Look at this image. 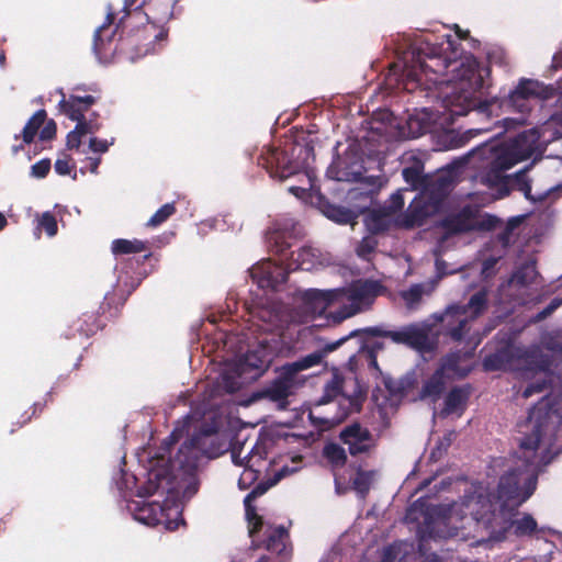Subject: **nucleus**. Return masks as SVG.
Segmentation results:
<instances>
[{
	"instance_id": "1",
	"label": "nucleus",
	"mask_w": 562,
	"mask_h": 562,
	"mask_svg": "<svg viewBox=\"0 0 562 562\" xmlns=\"http://www.w3.org/2000/svg\"><path fill=\"white\" fill-rule=\"evenodd\" d=\"M453 510L460 513L462 518L469 516L475 522L476 531L485 532L486 539L491 541H503L512 529L516 537H530L538 528L530 514L513 519L516 510L513 507L497 509L494 496L483 487L464 494Z\"/></svg>"
},
{
	"instance_id": "2",
	"label": "nucleus",
	"mask_w": 562,
	"mask_h": 562,
	"mask_svg": "<svg viewBox=\"0 0 562 562\" xmlns=\"http://www.w3.org/2000/svg\"><path fill=\"white\" fill-rule=\"evenodd\" d=\"M542 435V423L537 420L531 432L519 440L524 459L519 458L515 465L501 475L497 484V496L491 493L497 503V509L503 507L505 509L508 507L517 509L535 493L539 474L535 459Z\"/></svg>"
},
{
	"instance_id": "3",
	"label": "nucleus",
	"mask_w": 562,
	"mask_h": 562,
	"mask_svg": "<svg viewBox=\"0 0 562 562\" xmlns=\"http://www.w3.org/2000/svg\"><path fill=\"white\" fill-rule=\"evenodd\" d=\"M450 35H447V48L443 44L431 43L429 38L416 41L409 49L404 53L403 77L405 87H414L422 83L423 75L428 72L445 74L452 65V60L445 53L452 48Z\"/></svg>"
},
{
	"instance_id": "4",
	"label": "nucleus",
	"mask_w": 562,
	"mask_h": 562,
	"mask_svg": "<svg viewBox=\"0 0 562 562\" xmlns=\"http://www.w3.org/2000/svg\"><path fill=\"white\" fill-rule=\"evenodd\" d=\"M451 181L443 176H438L430 190L422 191L408 205L401 217V226L414 228L423 226L426 220L438 212L447 198Z\"/></svg>"
},
{
	"instance_id": "5",
	"label": "nucleus",
	"mask_w": 562,
	"mask_h": 562,
	"mask_svg": "<svg viewBox=\"0 0 562 562\" xmlns=\"http://www.w3.org/2000/svg\"><path fill=\"white\" fill-rule=\"evenodd\" d=\"M157 27L158 26L147 22L142 24L132 21L131 12L123 15L116 25V29L121 30L122 33L120 37V50L126 52L131 49V59L148 54L153 49V45L156 41L167 36L164 30L155 33Z\"/></svg>"
},
{
	"instance_id": "6",
	"label": "nucleus",
	"mask_w": 562,
	"mask_h": 562,
	"mask_svg": "<svg viewBox=\"0 0 562 562\" xmlns=\"http://www.w3.org/2000/svg\"><path fill=\"white\" fill-rule=\"evenodd\" d=\"M463 77L454 87V93L450 102L451 112L456 115H465L471 110H477L482 114L490 115L497 100L482 101L475 95L483 85L482 77L472 66L464 71Z\"/></svg>"
},
{
	"instance_id": "7",
	"label": "nucleus",
	"mask_w": 562,
	"mask_h": 562,
	"mask_svg": "<svg viewBox=\"0 0 562 562\" xmlns=\"http://www.w3.org/2000/svg\"><path fill=\"white\" fill-rule=\"evenodd\" d=\"M358 330L359 335L390 338L395 344L404 345L419 352H431L436 348V342L430 337L431 328L425 324L412 323L397 330H387L380 326Z\"/></svg>"
},
{
	"instance_id": "8",
	"label": "nucleus",
	"mask_w": 562,
	"mask_h": 562,
	"mask_svg": "<svg viewBox=\"0 0 562 562\" xmlns=\"http://www.w3.org/2000/svg\"><path fill=\"white\" fill-rule=\"evenodd\" d=\"M406 518L419 524L418 535L422 540L443 537L438 527L446 525L445 509L439 505L430 504L427 498H418L414 502L407 510Z\"/></svg>"
},
{
	"instance_id": "9",
	"label": "nucleus",
	"mask_w": 562,
	"mask_h": 562,
	"mask_svg": "<svg viewBox=\"0 0 562 562\" xmlns=\"http://www.w3.org/2000/svg\"><path fill=\"white\" fill-rule=\"evenodd\" d=\"M58 92L61 94V100L58 103L59 111L77 123L75 126L77 132L86 136L88 134H94L101 128L99 120H87L86 116L90 108L95 104V97L90 94L81 97L72 93L66 98L63 89H59Z\"/></svg>"
},
{
	"instance_id": "10",
	"label": "nucleus",
	"mask_w": 562,
	"mask_h": 562,
	"mask_svg": "<svg viewBox=\"0 0 562 562\" xmlns=\"http://www.w3.org/2000/svg\"><path fill=\"white\" fill-rule=\"evenodd\" d=\"M544 87L541 82L533 79H521L517 87L509 93L507 105L520 113L519 117H505L503 120L506 130L515 125H524L526 123L525 115L529 113L530 106L528 101L531 98H546L543 94Z\"/></svg>"
},
{
	"instance_id": "11",
	"label": "nucleus",
	"mask_w": 562,
	"mask_h": 562,
	"mask_svg": "<svg viewBox=\"0 0 562 562\" xmlns=\"http://www.w3.org/2000/svg\"><path fill=\"white\" fill-rule=\"evenodd\" d=\"M209 435V431H203L184 441L180 446L177 454L170 459L172 470L180 471L186 476L196 474L200 460L204 454L202 446Z\"/></svg>"
},
{
	"instance_id": "12",
	"label": "nucleus",
	"mask_w": 562,
	"mask_h": 562,
	"mask_svg": "<svg viewBox=\"0 0 562 562\" xmlns=\"http://www.w3.org/2000/svg\"><path fill=\"white\" fill-rule=\"evenodd\" d=\"M539 134L535 130L520 133L507 151L498 154L493 160L501 170H508L519 161L529 159L538 148Z\"/></svg>"
},
{
	"instance_id": "13",
	"label": "nucleus",
	"mask_w": 562,
	"mask_h": 562,
	"mask_svg": "<svg viewBox=\"0 0 562 562\" xmlns=\"http://www.w3.org/2000/svg\"><path fill=\"white\" fill-rule=\"evenodd\" d=\"M338 439L347 446L348 453L352 458L369 457L376 448L378 442L373 434L359 422L345 426L338 435Z\"/></svg>"
},
{
	"instance_id": "14",
	"label": "nucleus",
	"mask_w": 562,
	"mask_h": 562,
	"mask_svg": "<svg viewBox=\"0 0 562 562\" xmlns=\"http://www.w3.org/2000/svg\"><path fill=\"white\" fill-rule=\"evenodd\" d=\"M301 226L293 218L278 220L266 234V243L270 251L279 256H285L299 237Z\"/></svg>"
},
{
	"instance_id": "15",
	"label": "nucleus",
	"mask_w": 562,
	"mask_h": 562,
	"mask_svg": "<svg viewBox=\"0 0 562 562\" xmlns=\"http://www.w3.org/2000/svg\"><path fill=\"white\" fill-rule=\"evenodd\" d=\"M258 166L267 170L273 179L283 181L299 171V166L280 148H267L258 157Z\"/></svg>"
},
{
	"instance_id": "16",
	"label": "nucleus",
	"mask_w": 562,
	"mask_h": 562,
	"mask_svg": "<svg viewBox=\"0 0 562 562\" xmlns=\"http://www.w3.org/2000/svg\"><path fill=\"white\" fill-rule=\"evenodd\" d=\"M290 271L288 266L283 267L270 259L262 260L249 269L252 281L261 289H277L288 281Z\"/></svg>"
},
{
	"instance_id": "17",
	"label": "nucleus",
	"mask_w": 562,
	"mask_h": 562,
	"mask_svg": "<svg viewBox=\"0 0 562 562\" xmlns=\"http://www.w3.org/2000/svg\"><path fill=\"white\" fill-rule=\"evenodd\" d=\"M178 0H149L145 3V10L136 7L131 12L132 21L144 24L150 23L160 26L173 16V8Z\"/></svg>"
},
{
	"instance_id": "18",
	"label": "nucleus",
	"mask_w": 562,
	"mask_h": 562,
	"mask_svg": "<svg viewBox=\"0 0 562 562\" xmlns=\"http://www.w3.org/2000/svg\"><path fill=\"white\" fill-rule=\"evenodd\" d=\"M115 21V12L109 8L104 23L99 26L93 37V50L98 59L108 61L120 49V42L114 43V36L117 31L110 30V26Z\"/></svg>"
},
{
	"instance_id": "19",
	"label": "nucleus",
	"mask_w": 562,
	"mask_h": 562,
	"mask_svg": "<svg viewBox=\"0 0 562 562\" xmlns=\"http://www.w3.org/2000/svg\"><path fill=\"white\" fill-rule=\"evenodd\" d=\"M442 333L453 341H461L470 331V317L467 315V308L460 305L447 307L440 316Z\"/></svg>"
},
{
	"instance_id": "20",
	"label": "nucleus",
	"mask_w": 562,
	"mask_h": 562,
	"mask_svg": "<svg viewBox=\"0 0 562 562\" xmlns=\"http://www.w3.org/2000/svg\"><path fill=\"white\" fill-rule=\"evenodd\" d=\"M272 351L260 342L256 348L249 349L240 362L243 373L251 374V378H259L269 368L272 361Z\"/></svg>"
},
{
	"instance_id": "21",
	"label": "nucleus",
	"mask_w": 562,
	"mask_h": 562,
	"mask_svg": "<svg viewBox=\"0 0 562 562\" xmlns=\"http://www.w3.org/2000/svg\"><path fill=\"white\" fill-rule=\"evenodd\" d=\"M358 335H359V330H353L350 334H348L347 336H344V337L337 339L336 341L326 344L322 350L308 353V355L297 359L296 361L286 363L284 366L297 378L299 372L319 364L322 362L323 358L327 353L335 351L349 338L358 336Z\"/></svg>"
},
{
	"instance_id": "22",
	"label": "nucleus",
	"mask_w": 562,
	"mask_h": 562,
	"mask_svg": "<svg viewBox=\"0 0 562 562\" xmlns=\"http://www.w3.org/2000/svg\"><path fill=\"white\" fill-rule=\"evenodd\" d=\"M475 213H477V209L465 205L459 212L446 216L440 226L448 235L474 232Z\"/></svg>"
},
{
	"instance_id": "23",
	"label": "nucleus",
	"mask_w": 562,
	"mask_h": 562,
	"mask_svg": "<svg viewBox=\"0 0 562 562\" xmlns=\"http://www.w3.org/2000/svg\"><path fill=\"white\" fill-rule=\"evenodd\" d=\"M295 384L296 376L283 366L279 375L262 390V395L273 402L284 401L293 393Z\"/></svg>"
},
{
	"instance_id": "24",
	"label": "nucleus",
	"mask_w": 562,
	"mask_h": 562,
	"mask_svg": "<svg viewBox=\"0 0 562 562\" xmlns=\"http://www.w3.org/2000/svg\"><path fill=\"white\" fill-rule=\"evenodd\" d=\"M327 176L336 181L358 182L362 180V166L338 158L327 169Z\"/></svg>"
},
{
	"instance_id": "25",
	"label": "nucleus",
	"mask_w": 562,
	"mask_h": 562,
	"mask_svg": "<svg viewBox=\"0 0 562 562\" xmlns=\"http://www.w3.org/2000/svg\"><path fill=\"white\" fill-rule=\"evenodd\" d=\"M104 325L95 313L86 312L72 322L69 333L66 334V338H74L76 335L88 338L94 335Z\"/></svg>"
},
{
	"instance_id": "26",
	"label": "nucleus",
	"mask_w": 562,
	"mask_h": 562,
	"mask_svg": "<svg viewBox=\"0 0 562 562\" xmlns=\"http://www.w3.org/2000/svg\"><path fill=\"white\" fill-rule=\"evenodd\" d=\"M514 359V347L510 344H506L484 357L483 368L485 371L505 370L513 364Z\"/></svg>"
},
{
	"instance_id": "27",
	"label": "nucleus",
	"mask_w": 562,
	"mask_h": 562,
	"mask_svg": "<svg viewBox=\"0 0 562 562\" xmlns=\"http://www.w3.org/2000/svg\"><path fill=\"white\" fill-rule=\"evenodd\" d=\"M423 165L417 162L413 166L405 167L402 170V176L405 182L409 184L412 189L420 190V192L430 190L437 181V177L432 179L429 176H425L423 173Z\"/></svg>"
},
{
	"instance_id": "28",
	"label": "nucleus",
	"mask_w": 562,
	"mask_h": 562,
	"mask_svg": "<svg viewBox=\"0 0 562 562\" xmlns=\"http://www.w3.org/2000/svg\"><path fill=\"white\" fill-rule=\"evenodd\" d=\"M470 397V386H454L445 398V407L441 411L442 416H448L457 412H463Z\"/></svg>"
},
{
	"instance_id": "29",
	"label": "nucleus",
	"mask_w": 562,
	"mask_h": 562,
	"mask_svg": "<svg viewBox=\"0 0 562 562\" xmlns=\"http://www.w3.org/2000/svg\"><path fill=\"white\" fill-rule=\"evenodd\" d=\"M381 284L378 281L364 280L355 282L349 290L352 303H368L378 296Z\"/></svg>"
},
{
	"instance_id": "30",
	"label": "nucleus",
	"mask_w": 562,
	"mask_h": 562,
	"mask_svg": "<svg viewBox=\"0 0 562 562\" xmlns=\"http://www.w3.org/2000/svg\"><path fill=\"white\" fill-rule=\"evenodd\" d=\"M289 540V531L283 526H278L270 530L262 544L255 548L263 547L267 551L278 555H288L286 541Z\"/></svg>"
},
{
	"instance_id": "31",
	"label": "nucleus",
	"mask_w": 562,
	"mask_h": 562,
	"mask_svg": "<svg viewBox=\"0 0 562 562\" xmlns=\"http://www.w3.org/2000/svg\"><path fill=\"white\" fill-rule=\"evenodd\" d=\"M336 299L334 291H322L317 289L306 290L303 294V301L311 305L314 311H325Z\"/></svg>"
},
{
	"instance_id": "32",
	"label": "nucleus",
	"mask_w": 562,
	"mask_h": 562,
	"mask_svg": "<svg viewBox=\"0 0 562 562\" xmlns=\"http://www.w3.org/2000/svg\"><path fill=\"white\" fill-rule=\"evenodd\" d=\"M445 374H442V370H436L431 376L424 383L420 397L422 398H431L436 402L445 390Z\"/></svg>"
},
{
	"instance_id": "33",
	"label": "nucleus",
	"mask_w": 562,
	"mask_h": 562,
	"mask_svg": "<svg viewBox=\"0 0 562 562\" xmlns=\"http://www.w3.org/2000/svg\"><path fill=\"white\" fill-rule=\"evenodd\" d=\"M461 356L459 352H452L447 355L441 362L438 370H442V374L448 378H465L470 373V368L460 367Z\"/></svg>"
},
{
	"instance_id": "34",
	"label": "nucleus",
	"mask_w": 562,
	"mask_h": 562,
	"mask_svg": "<svg viewBox=\"0 0 562 562\" xmlns=\"http://www.w3.org/2000/svg\"><path fill=\"white\" fill-rule=\"evenodd\" d=\"M323 457L334 469H341L347 464L348 456L344 447L336 442H327L323 448Z\"/></svg>"
},
{
	"instance_id": "35",
	"label": "nucleus",
	"mask_w": 562,
	"mask_h": 562,
	"mask_svg": "<svg viewBox=\"0 0 562 562\" xmlns=\"http://www.w3.org/2000/svg\"><path fill=\"white\" fill-rule=\"evenodd\" d=\"M293 255L294 252L291 254V261L288 262L289 269L311 270L313 268L316 255L315 250L312 247H301L297 250L295 258H293Z\"/></svg>"
},
{
	"instance_id": "36",
	"label": "nucleus",
	"mask_w": 562,
	"mask_h": 562,
	"mask_svg": "<svg viewBox=\"0 0 562 562\" xmlns=\"http://www.w3.org/2000/svg\"><path fill=\"white\" fill-rule=\"evenodd\" d=\"M47 117V113L45 110H37L26 122L23 131H22V139L25 144H31L40 128L44 125Z\"/></svg>"
},
{
	"instance_id": "37",
	"label": "nucleus",
	"mask_w": 562,
	"mask_h": 562,
	"mask_svg": "<svg viewBox=\"0 0 562 562\" xmlns=\"http://www.w3.org/2000/svg\"><path fill=\"white\" fill-rule=\"evenodd\" d=\"M111 249L114 255L119 256L143 252L148 249V246L145 241L139 239L128 240L119 238L112 241Z\"/></svg>"
},
{
	"instance_id": "38",
	"label": "nucleus",
	"mask_w": 562,
	"mask_h": 562,
	"mask_svg": "<svg viewBox=\"0 0 562 562\" xmlns=\"http://www.w3.org/2000/svg\"><path fill=\"white\" fill-rule=\"evenodd\" d=\"M460 307H465L467 315H469L470 321H473L486 310L487 292L485 290L475 292L473 295H471L468 304L460 305Z\"/></svg>"
},
{
	"instance_id": "39",
	"label": "nucleus",
	"mask_w": 562,
	"mask_h": 562,
	"mask_svg": "<svg viewBox=\"0 0 562 562\" xmlns=\"http://www.w3.org/2000/svg\"><path fill=\"white\" fill-rule=\"evenodd\" d=\"M374 472L359 468L352 481V487L361 498H366L370 492Z\"/></svg>"
},
{
	"instance_id": "40",
	"label": "nucleus",
	"mask_w": 562,
	"mask_h": 562,
	"mask_svg": "<svg viewBox=\"0 0 562 562\" xmlns=\"http://www.w3.org/2000/svg\"><path fill=\"white\" fill-rule=\"evenodd\" d=\"M42 231H44L48 237H54L58 232L57 220L49 211L44 212L37 218V225L34 233L36 238H40Z\"/></svg>"
},
{
	"instance_id": "41",
	"label": "nucleus",
	"mask_w": 562,
	"mask_h": 562,
	"mask_svg": "<svg viewBox=\"0 0 562 562\" xmlns=\"http://www.w3.org/2000/svg\"><path fill=\"white\" fill-rule=\"evenodd\" d=\"M323 213L326 217L338 224H349L353 221V213L344 206L327 204Z\"/></svg>"
},
{
	"instance_id": "42",
	"label": "nucleus",
	"mask_w": 562,
	"mask_h": 562,
	"mask_svg": "<svg viewBox=\"0 0 562 562\" xmlns=\"http://www.w3.org/2000/svg\"><path fill=\"white\" fill-rule=\"evenodd\" d=\"M390 216L391 214L384 210L373 211L368 223L371 233L381 234L386 232L391 225Z\"/></svg>"
},
{
	"instance_id": "43",
	"label": "nucleus",
	"mask_w": 562,
	"mask_h": 562,
	"mask_svg": "<svg viewBox=\"0 0 562 562\" xmlns=\"http://www.w3.org/2000/svg\"><path fill=\"white\" fill-rule=\"evenodd\" d=\"M533 162L530 164L525 169L516 172L512 179L513 187L522 192L527 200H535L531 195V180L529 179L527 172L532 167Z\"/></svg>"
},
{
	"instance_id": "44",
	"label": "nucleus",
	"mask_w": 562,
	"mask_h": 562,
	"mask_svg": "<svg viewBox=\"0 0 562 562\" xmlns=\"http://www.w3.org/2000/svg\"><path fill=\"white\" fill-rule=\"evenodd\" d=\"M502 224V220L496 215L485 213L480 215V212L475 213L474 220V232H492Z\"/></svg>"
},
{
	"instance_id": "45",
	"label": "nucleus",
	"mask_w": 562,
	"mask_h": 562,
	"mask_svg": "<svg viewBox=\"0 0 562 562\" xmlns=\"http://www.w3.org/2000/svg\"><path fill=\"white\" fill-rule=\"evenodd\" d=\"M176 212L177 207L173 202L166 203L154 213V215L147 221L146 226L151 228L158 227L168 218H170Z\"/></svg>"
},
{
	"instance_id": "46",
	"label": "nucleus",
	"mask_w": 562,
	"mask_h": 562,
	"mask_svg": "<svg viewBox=\"0 0 562 562\" xmlns=\"http://www.w3.org/2000/svg\"><path fill=\"white\" fill-rule=\"evenodd\" d=\"M507 179L508 177L505 176V171L501 170L494 160L490 162L488 168L482 176V181L491 187L498 186Z\"/></svg>"
},
{
	"instance_id": "47",
	"label": "nucleus",
	"mask_w": 562,
	"mask_h": 562,
	"mask_svg": "<svg viewBox=\"0 0 562 562\" xmlns=\"http://www.w3.org/2000/svg\"><path fill=\"white\" fill-rule=\"evenodd\" d=\"M246 518L249 524V536L254 538L262 528L263 519L257 514L256 507L252 504H244Z\"/></svg>"
},
{
	"instance_id": "48",
	"label": "nucleus",
	"mask_w": 562,
	"mask_h": 562,
	"mask_svg": "<svg viewBox=\"0 0 562 562\" xmlns=\"http://www.w3.org/2000/svg\"><path fill=\"white\" fill-rule=\"evenodd\" d=\"M522 218L520 216L510 217L504 229L497 235V240L502 244L504 248H507L510 245L512 235L514 231L521 224Z\"/></svg>"
},
{
	"instance_id": "49",
	"label": "nucleus",
	"mask_w": 562,
	"mask_h": 562,
	"mask_svg": "<svg viewBox=\"0 0 562 562\" xmlns=\"http://www.w3.org/2000/svg\"><path fill=\"white\" fill-rule=\"evenodd\" d=\"M341 381L334 378L324 387V394L319 404H326L336 398L341 392Z\"/></svg>"
},
{
	"instance_id": "50",
	"label": "nucleus",
	"mask_w": 562,
	"mask_h": 562,
	"mask_svg": "<svg viewBox=\"0 0 562 562\" xmlns=\"http://www.w3.org/2000/svg\"><path fill=\"white\" fill-rule=\"evenodd\" d=\"M535 269L531 267H521L513 276V279L517 285L527 286L532 282Z\"/></svg>"
},
{
	"instance_id": "51",
	"label": "nucleus",
	"mask_w": 562,
	"mask_h": 562,
	"mask_svg": "<svg viewBox=\"0 0 562 562\" xmlns=\"http://www.w3.org/2000/svg\"><path fill=\"white\" fill-rule=\"evenodd\" d=\"M378 241L373 237H364L357 246L356 252L362 259H368L375 250Z\"/></svg>"
},
{
	"instance_id": "52",
	"label": "nucleus",
	"mask_w": 562,
	"mask_h": 562,
	"mask_svg": "<svg viewBox=\"0 0 562 562\" xmlns=\"http://www.w3.org/2000/svg\"><path fill=\"white\" fill-rule=\"evenodd\" d=\"M423 296V288L420 284L412 285L407 291L402 293L403 300L409 307L418 304Z\"/></svg>"
},
{
	"instance_id": "53",
	"label": "nucleus",
	"mask_w": 562,
	"mask_h": 562,
	"mask_svg": "<svg viewBox=\"0 0 562 562\" xmlns=\"http://www.w3.org/2000/svg\"><path fill=\"white\" fill-rule=\"evenodd\" d=\"M158 477V473H151L148 482L145 485L138 487L137 495L140 497H148L154 495L159 488Z\"/></svg>"
},
{
	"instance_id": "54",
	"label": "nucleus",
	"mask_w": 562,
	"mask_h": 562,
	"mask_svg": "<svg viewBox=\"0 0 562 562\" xmlns=\"http://www.w3.org/2000/svg\"><path fill=\"white\" fill-rule=\"evenodd\" d=\"M404 206V198L401 191L393 193L387 203L383 206V210L389 214L393 215L396 212L401 211Z\"/></svg>"
},
{
	"instance_id": "55",
	"label": "nucleus",
	"mask_w": 562,
	"mask_h": 562,
	"mask_svg": "<svg viewBox=\"0 0 562 562\" xmlns=\"http://www.w3.org/2000/svg\"><path fill=\"white\" fill-rule=\"evenodd\" d=\"M501 257H488L483 260L482 262V269H481V277L484 280L492 279L496 274V265L499 261Z\"/></svg>"
},
{
	"instance_id": "56",
	"label": "nucleus",
	"mask_w": 562,
	"mask_h": 562,
	"mask_svg": "<svg viewBox=\"0 0 562 562\" xmlns=\"http://www.w3.org/2000/svg\"><path fill=\"white\" fill-rule=\"evenodd\" d=\"M562 305V299L554 297L543 310L538 312L533 317L532 322L539 323L549 317L558 307Z\"/></svg>"
},
{
	"instance_id": "57",
	"label": "nucleus",
	"mask_w": 562,
	"mask_h": 562,
	"mask_svg": "<svg viewBox=\"0 0 562 562\" xmlns=\"http://www.w3.org/2000/svg\"><path fill=\"white\" fill-rule=\"evenodd\" d=\"M548 387L547 379H538L531 383H529L526 389L522 391V397L528 398L533 394L541 393Z\"/></svg>"
},
{
	"instance_id": "58",
	"label": "nucleus",
	"mask_w": 562,
	"mask_h": 562,
	"mask_svg": "<svg viewBox=\"0 0 562 562\" xmlns=\"http://www.w3.org/2000/svg\"><path fill=\"white\" fill-rule=\"evenodd\" d=\"M50 170V160L48 158L42 159L35 162L31 167V175L35 178H45Z\"/></svg>"
},
{
	"instance_id": "59",
	"label": "nucleus",
	"mask_w": 562,
	"mask_h": 562,
	"mask_svg": "<svg viewBox=\"0 0 562 562\" xmlns=\"http://www.w3.org/2000/svg\"><path fill=\"white\" fill-rule=\"evenodd\" d=\"M359 312V307H353V306H344L342 308H340L339 311L335 312V313H330V318L333 321V323L335 324H340L342 321H345L346 318L348 317H351L353 316L356 313Z\"/></svg>"
},
{
	"instance_id": "60",
	"label": "nucleus",
	"mask_w": 562,
	"mask_h": 562,
	"mask_svg": "<svg viewBox=\"0 0 562 562\" xmlns=\"http://www.w3.org/2000/svg\"><path fill=\"white\" fill-rule=\"evenodd\" d=\"M114 139L108 142L106 139H101L98 137H91L89 140V148L93 153L104 154L109 150V147L113 145Z\"/></svg>"
},
{
	"instance_id": "61",
	"label": "nucleus",
	"mask_w": 562,
	"mask_h": 562,
	"mask_svg": "<svg viewBox=\"0 0 562 562\" xmlns=\"http://www.w3.org/2000/svg\"><path fill=\"white\" fill-rule=\"evenodd\" d=\"M85 135L81 134L80 132H77V128L75 127L72 131H70L68 134H67V137H66V146L68 149H79L81 143H82V137Z\"/></svg>"
},
{
	"instance_id": "62",
	"label": "nucleus",
	"mask_w": 562,
	"mask_h": 562,
	"mask_svg": "<svg viewBox=\"0 0 562 562\" xmlns=\"http://www.w3.org/2000/svg\"><path fill=\"white\" fill-rule=\"evenodd\" d=\"M57 125L54 120H49L40 131L41 140H50L56 136Z\"/></svg>"
},
{
	"instance_id": "63",
	"label": "nucleus",
	"mask_w": 562,
	"mask_h": 562,
	"mask_svg": "<svg viewBox=\"0 0 562 562\" xmlns=\"http://www.w3.org/2000/svg\"><path fill=\"white\" fill-rule=\"evenodd\" d=\"M32 413L25 412L22 414L21 419L16 420V425L19 427H22L23 425L31 422V419L37 414L43 411V405L41 403H34L32 407H30Z\"/></svg>"
},
{
	"instance_id": "64",
	"label": "nucleus",
	"mask_w": 562,
	"mask_h": 562,
	"mask_svg": "<svg viewBox=\"0 0 562 562\" xmlns=\"http://www.w3.org/2000/svg\"><path fill=\"white\" fill-rule=\"evenodd\" d=\"M188 479L189 483L183 491V495L187 497H192L198 492L200 483L196 477V474H194L193 476H188Z\"/></svg>"
}]
</instances>
